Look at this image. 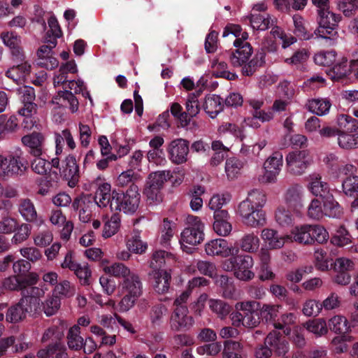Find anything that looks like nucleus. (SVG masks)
Listing matches in <instances>:
<instances>
[{
	"mask_svg": "<svg viewBox=\"0 0 358 358\" xmlns=\"http://www.w3.org/2000/svg\"><path fill=\"white\" fill-rule=\"evenodd\" d=\"M331 106L330 101L326 99H314L310 100L308 103V110L317 115L327 114Z\"/></svg>",
	"mask_w": 358,
	"mask_h": 358,
	"instance_id": "49",
	"label": "nucleus"
},
{
	"mask_svg": "<svg viewBox=\"0 0 358 358\" xmlns=\"http://www.w3.org/2000/svg\"><path fill=\"white\" fill-rule=\"evenodd\" d=\"M336 58V53L334 50L322 51L317 53L314 57L315 62L320 66H331Z\"/></svg>",
	"mask_w": 358,
	"mask_h": 358,
	"instance_id": "63",
	"label": "nucleus"
},
{
	"mask_svg": "<svg viewBox=\"0 0 358 358\" xmlns=\"http://www.w3.org/2000/svg\"><path fill=\"white\" fill-rule=\"evenodd\" d=\"M338 144L345 150H351L358 147V133L350 134L340 130L338 132Z\"/></svg>",
	"mask_w": 358,
	"mask_h": 358,
	"instance_id": "44",
	"label": "nucleus"
},
{
	"mask_svg": "<svg viewBox=\"0 0 358 358\" xmlns=\"http://www.w3.org/2000/svg\"><path fill=\"white\" fill-rule=\"evenodd\" d=\"M318 27L315 34L322 38L331 41L338 38L337 27L341 20V16L329 10H318Z\"/></svg>",
	"mask_w": 358,
	"mask_h": 358,
	"instance_id": "7",
	"label": "nucleus"
},
{
	"mask_svg": "<svg viewBox=\"0 0 358 358\" xmlns=\"http://www.w3.org/2000/svg\"><path fill=\"white\" fill-rule=\"evenodd\" d=\"M336 124L340 129L354 133L358 130V120L348 114H339L336 117Z\"/></svg>",
	"mask_w": 358,
	"mask_h": 358,
	"instance_id": "47",
	"label": "nucleus"
},
{
	"mask_svg": "<svg viewBox=\"0 0 358 358\" xmlns=\"http://www.w3.org/2000/svg\"><path fill=\"white\" fill-rule=\"evenodd\" d=\"M303 327L308 331L313 334L316 337L324 336L328 332L327 322L323 318L308 320L304 323Z\"/></svg>",
	"mask_w": 358,
	"mask_h": 358,
	"instance_id": "41",
	"label": "nucleus"
},
{
	"mask_svg": "<svg viewBox=\"0 0 358 358\" xmlns=\"http://www.w3.org/2000/svg\"><path fill=\"white\" fill-rule=\"evenodd\" d=\"M95 206L93 196L85 194L76 198L73 202V207L78 210L79 219L83 222H88L92 216V209Z\"/></svg>",
	"mask_w": 358,
	"mask_h": 358,
	"instance_id": "21",
	"label": "nucleus"
},
{
	"mask_svg": "<svg viewBox=\"0 0 358 358\" xmlns=\"http://www.w3.org/2000/svg\"><path fill=\"white\" fill-rule=\"evenodd\" d=\"M275 220L279 225L287 227L293 223L294 218L289 209L280 206L275 213Z\"/></svg>",
	"mask_w": 358,
	"mask_h": 358,
	"instance_id": "64",
	"label": "nucleus"
},
{
	"mask_svg": "<svg viewBox=\"0 0 358 358\" xmlns=\"http://www.w3.org/2000/svg\"><path fill=\"white\" fill-rule=\"evenodd\" d=\"M103 271L105 273L113 275L115 278H122L124 280L130 275L133 271L122 263L115 262L110 266H103Z\"/></svg>",
	"mask_w": 358,
	"mask_h": 358,
	"instance_id": "42",
	"label": "nucleus"
},
{
	"mask_svg": "<svg viewBox=\"0 0 358 358\" xmlns=\"http://www.w3.org/2000/svg\"><path fill=\"white\" fill-rule=\"evenodd\" d=\"M23 296L21 299V303H27L31 305L32 302L36 303L34 310H36L39 308L40 297L44 295V291L37 287H29L27 289L22 290Z\"/></svg>",
	"mask_w": 358,
	"mask_h": 358,
	"instance_id": "38",
	"label": "nucleus"
},
{
	"mask_svg": "<svg viewBox=\"0 0 358 358\" xmlns=\"http://www.w3.org/2000/svg\"><path fill=\"white\" fill-rule=\"evenodd\" d=\"M261 237L267 245L268 250L281 249L287 243H289L288 234H280L277 230L271 228L264 229Z\"/></svg>",
	"mask_w": 358,
	"mask_h": 358,
	"instance_id": "18",
	"label": "nucleus"
},
{
	"mask_svg": "<svg viewBox=\"0 0 358 358\" xmlns=\"http://www.w3.org/2000/svg\"><path fill=\"white\" fill-rule=\"evenodd\" d=\"M141 194L138 187L131 184L129 189L122 193L113 190V196L111 202V211H122L126 214H134L139 207Z\"/></svg>",
	"mask_w": 358,
	"mask_h": 358,
	"instance_id": "3",
	"label": "nucleus"
},
{
	"mask_svg": "<svg viewBox=\"0 0 358 358\" xmlns=\"http://www.w3.org/2000/svg\"><path fill=\"white\" fill-rule=\"evenodd\" d=\"M170 171H160L151 173L149 175L148 184L157 188H162L166 181L172 178Z\"/></svg>",
	"mask_w": 358,
	"mask_h": 358,
	"instance_id": "56",
	"label": "nucleus"
},
{
	"mask_svg": "<svg viewBox=\"0 0 358 358\" xmlns=\"http://www.w3.org/2000/svg\"><path fill=\"white\" fill-rule=\"evenodd\" d=\"M352 71L357 72V70H353L351 64L348 65V60L342 58L327 73L332 80H338L347 76Z\"/></svg>",
	"mask_w": 358,
	"mask_h": 358,
	"instance_id": "39",
	"label": "nucleus"
},
{
	"mask_svg": "<svg viewBox=\"0 0 358 358\" xmlns=\"http://www.w3.org/2000/svg\"><path fill=\"white\" fill-rule=\"evenodd\" d=\"M67 345L71 350L78 351L83 347V338L80 336V328L73 325L67 334Z\"/></svg>",
	"mask_w": 358,
	"mask_h": 358,
	"instance_id": "43",
	"label": "nucleus"
},
{
	"mask_svg": "<svg viewBox=\"0 0 358 358\" xmlns=\"http://www.w3.org/2000/svg\"><path fill=\"white\" fill-rule=\"evenodd\" d=\"M259 258V278L262 281L273 280L275 278L271 263V253L266 248H262L258 253Z\"/></svg>",
	"mask_w": 358,
	"mask_h": 358,
	"instance_id": "23",
	"label": "nucleus"
},
{
	"mask_svg": "<svg viewBox=\"0 0 358 358\" xmlns=\"http://www.w3.org/2000/svg\"><path fill=\"white\" fill-rule=\"evenodd\" d=\"M127 248L135 254H143L146 251L148 245L141 239L139 231H134L127 241Z\"/></svg>",
	"mask_w": 358,
	"mask_h": 358,
	"instance_id": "45",
	"label": "nucleus"
},
{
	"mask_svg": "<svg viewBox=\"0 0 358 358\" xmlns=\"http://www.w3.org/2000/svg\"><path fill=\"white\" fill-rule=\"evenodd\" d=\"M283 164V156L281 152H275L269 156L263 165L264 173L259 178L263 183H275L281 171Z\"/></svg>",
	"mask_w": 358,
	"mask_h": 358,
	"instance_id": "8",
	"label": "nucleus"
},
{
	"mask_svg": "<svg viewBox=\"0 0 358 358\" xmlns=\"http://www.w3.org/2000/svg\"><path fill=\"white\" fill-rule=\"evenodd\" d=\"M323 207L324 216L337 218L343 214L342 208L331 195L325 197V199L323 201Z\"/></svg>",
	"mask_w": 358,
	"mask_h": 358,
	"instance_id": "48",
	"label": "nucleus"
},
{
	"mask_svg": "<svg viewBox=\"0 0 358 358\" xmlns=\"http://www.w3.org/2000/svg\"><path fill=\"white\" fill-rule=\"evenodd\" d=\"M119 292L124 295L119 303L121 312L130 310L143 292V284L139 275L132 273L119 284Z\"/></svg>",
	"mask_w": 358,
	"mask_h": 358,
	"instance_id": "2",
	"label": "nucleus"
},
{
	"mask_svg": "<svg viewBox=\"0 0 358 358\" xmlns=\"http://www.w3.org/2000/svg\"><path fill=\"white\" fill-rule=\"evenodd\" d=\"M120 224V218L119 215L116 214L113 215L110 219L104 224L103 236L106 238L115 235L119 229Z\"/></svg>",
	"mask_w": 358,
	"mask_h": 358,
	"instance_id": "61",
	"label": "nucleus"
},
{
	"mask_svg": "<svg viewBox=\"0 0 358 358\" xmlns=\"http://www.w3.org/2000/svg\"><path fill=\"white\" fill-rule=\"evenodd\" d=\"M243 167V162L236 158L227 159L225 163V173L229 180L237 178L241 174Z\"/></svg>",
	"mask_w": 358,
	"mask_h": 358,
	"instance_id": "46",
	"label": "nucleus"
},
{
	"mask_svg": "<svg viewBox=\"0 0 358 358\" xmlns=\"http://www.w3.org/2000/svg\"><path fill=\"white\" fill-rule=\"evenodd\" d=\"M252 27L257 30H266L273 21L268 15L252 14L250 18Z\"/></svg>",
	"mask_w": 358,
	"mask_h": 358,
	"instance_id": "55",
	"label": "nucleus"
},
{
	"mask_svg": "<svg viewBox=\"0 0 358 358\" xmlns=\"http://www.w3.org/2000/svg\"><path fill=\"white\" fill-rule=\"evenodd\" d=\"M285 160L287 170L294 175H301L311 163L305 150L289 152L286 156Z\"/></svg>",
	"mask_w": 358,
	"mask_h": 358,
	"instance_id": "11",
	"label": "nucleus"
},
{
	"mask_svg": "<svg viewBox=\"0 0 358 358\" xmlns=\"http://www.w3.org/2000/svg\"><path fill=\"white\" fill-rule=\"evenodd\" d=\"M54 108H69L72 113H76L78 109V101L73 93L67 90L59 91L50 101Z\"/></svg>",
	"mask_w": 358,
	"mask_h": 358,
	"instance_id": "22",
	"label": "nucleus"
},
{
	"mask_svg": "<svg viewBox=\"0 0 358 358\" xmlns=\"http://www.w3.org/2000/svg\"><path fill=\"white\" fill-rule=\"evenodd\" d=\"M205 252L208 256L227 257L238 254L239 248L229 245L225 239L216 238L210 240L205 244Z\"/></svg>",
	"mask_w": 358,
	"mask_h": 358,
	"instance_id": "12",
	"label": "nucleus"
},
{
	"mask_svg": "<svg viewBox=\"0 0 358 358\" xmlns=\"http://www.w3.org/2000/svg\"><path fill=\"white\" fill-rule=\"evenodd\" d=\"M238 214L244 224L251 227H259L266 224V214L260 208H238Z\"/></svg>",
	"mask_w": 358,
	"mask_h": 358,
	"instance_id": "16",
	"label": "nucleus"
},
{
	"mask_svg": "<svg viewBox=\"0 0 358 358\" xmlns=\"http://www.w3.org/2000/svg\"><path fill=\"white\" fill-rule=\"evenodd\" d=\"M322 310L321 303L318 300L308 299L303 303L301 312L306 317H316Z\"/></svg>",
	"mask_w": 358,
	"mask_h": 358,
	"instance_id": "54",
	"label": "nucleus"
},
{
	"mask_svg": "<svg viewBox=\"0 0 358 358\" xmlns=\"http://www.w3.org/2000/svg\"><path fill=\"white\" fill-rule=\"evenodd\" d=\"M229 217L227 210H222L214 214L213 229L217 235L226 236L231 232L232 227L228 221Z\"/></svg>",
	"mask_w": 358,
	"mask_h": 358,
	"instance_id": "30",
	"label": "nucleus"
},
{
	"mask_svg": "<svg viewBox=\"0 0 358 358\" xmlns=\"http://www.w3.org/2000/svg\"><path fill=\"white\" fill-rule=\"evenodd\" d=\"M260 239L257 234L252 232L244 234L239 241V247L242 251L255 253L259 250Z\"/></svg>",
	"mask_w": 358,
	"mask_h": 358,
	"instance_id": "35",
	"label": "nucleus"
},
{
	"mask_svg": "<svg viewBox=\"0 0 358 358\" xmlns=\"http://www.w3.org/2000/svg\"><path fill=\"white\" fill-rule=\"evenodd\" d=\"M189 142L184 138H176L167 145L166 152L171 163L179 165L187 162L189 151Z\"/></svg>",
	"mask_w": 358,
	"mask_h": 358,
	"instance_id": "9",
	"label": "nucleus"
},
{
	"mask_svg": "<svg viewBox=\"0 0 358 358\" xmlns=\"http://www.w3.org/2000/svg\"><path fill=\"white\" fill-rule=\"evenodd\" d=\"M283 201L296 215H299L305 203V194L302 186L295 184L289 187L283 194Z\"/></svg>",
	"mask_w": 358,
	"mask_h": 358,
	"instance_id": "10",
	"label": "nucleus"
},
{
	"mask_svg": "<svg viewBox=\"0 0 358 358\" xmlns=\"http://www.w3.org/2000/svg\"><path fill=\"white\" fill-rule=\"evenodd\" d=\"M343 193L348 196H355L358 193V176H347L342 182Z\"/></svg>",
	"mask_w": 358,
	"mask_h": 358,
	"instance_id": "59",
	"label": "nucleus"
},
{
	"mask_svg": "<svg viewBox=\"0 0 358 358\" xmlns=\"http://www.w3.org/2000/svg\"><path fill=\"white\" fill-rule=\"evenodd\" d=\"M0 38L3 45L8 47L13 57V59L22 62L25 59V55L22 48L21 47V37L14 31H3L1 33Z\"/></svg>",
	"mask_w": 358,
	"mask_h": 358,
	"instance_id": "15",
	"label": "nucleus"
},
{
	"mask_svg": "<svg viewBox=\"0 0 358 358\" xmlns=\"http://www.w3.org/2000/svg\"><path fill=\"white\" fill-rule=\"evenodd\" d=\"M329 327L331 331L337 334H346L352 331V325L348 319L341 315L333 316L329 320Z\"/></svg>",
	"mask_w": 358,
	"mask_h": 358,
	"instance_id": "36",
	"label": "nucleus"
},
{
	"mask_svg": "<svg viewBox=\"0 0 358 358\" xmlns=\"http://www.w3.org/2000/svg\"><path fill=\"white\" fill-rule=\"evenodd\" d=\"M113 196V191L111 192V185L108 182L100 184L96 190L93 196V201L95 206L101 208L110 207L111 209V202Z\"/></svg>",
	"mask_w": 358,
	"mask_h": 358,
	"instance_id": "28",
	"label": "nucleus"
},
{
	"mask_svg": "<svg viewBox=\"0 0 358 358\" xmlns=\"http://www.w3.org/2000/svg\"><path fill=\"white\" fill-rule=\"evenodd\" d=\"M233 324L239 326L241 324L248 328H254L260 322L259 314L255 310L246 315L236 313L232 317Z\"/></svg>",
	"mask_w": 358,
	"mask_h": 358,
	"instance_id": "37",
	"label": "nucleus"
},
{
	"mask_svg": "<svg viewBox=\"0 0 358 358\" xmlns=\"http://www.w3.org/2000/svg\"><path fill=\"white\" fill-rule=\"evenodd\" d=\"M266 195L261 189H255L251 190L248 197L243 201L238 206V208H262L266 203Z\"/></svg>",
	"mask_w": 358,
	"mask_h": 358,
	"instance_id": "31",
	"label": "nucleus"
},
{
	"mask_svg": "<svg viewBox=\"0 0 358 358\" xmlns=\"http://www.w3.org/2000/svg\"><path fill=\"white\" fill-rule=\"evenodd\" d=\"M53 241L52 232L48 228L38 230L34 235V243L38 247H45Z\"/></svg>",
	"mask_w": 358,
	"mask_h": 358,
	"instance_id": "58",
	"label": "nucleus"
},
{
	"mask_svg": "<svg viewBox=\"0 0 358 358\" xmlns=\"http://www.w3.org/2000/svg\"><path fill=\"white\" fill-rule=\"evenodd\" d=\"M213 73L215 77H222L232 80L237 78V75L227 71V64L224 62H220L215 59L212 62Z\"/></svg>",
	"mask_w": 358,
	"mask_h": 358,
	"instance_id": "51",
	"label": "nucleus"
},
{
	"mask_svg": "<svg viewBox=\"0 0 358 358\" xmlns=\"http://www.w3.org/2000/svg\"><path fill=\"white\" fill-rule=\"evenodd\" d=\"M231 200V195L227 193L214 194L209 200L208 208L214 211V214L220 212L222 208Z\"/></svg>",
	"mask_w": 358,
	"mask_h": 358,
	"instance_id": "53",
	"label": "nucleus"
},
{
	"mask_svg": "<svg viewBox=\"0 0 358 358\" xmlns=\"http://www.w3.org/2000/svg\"><path fill=\"white\" fill-rule=\"evenodd\" d=\"M34 303L31 305L27 303H21V300L15 306L10 307L7 312L6 319L10 323H17L24 320L27 314H30L34 311Z\"/></svg>",
	"mask_w": 358,
	"mask_h": 358,
	"instance_id": "27",
	"label": "nucleus"
},
{
	"mask_svg": "<svg viewBox=\"0 0 358 358\" xmlns=\"http://www.w3.org/2000/svg\"><path fill=\"white\" fill-rule=\"evenodd\" d=\"M264 343L271 348L272 353L277 357H283L289 350V342L277 330H273L268 334Z\"/></svg>",
	"mask_w": 358,
	"mask_h": 358,
	"instance_id": "17",
	"label": "nucleus"
},
{
	"mask_svg": "<svg viewBox=\"0 0 358 358\" xmlns=\"http://www.w3.org/2000/svg\"><path fill=\"white\" fill-rule=\"evenodd\" d=\"M27 169V163L21 150L7 155L0 153V170L3 177L16 178L22 176Z\"/></svg>",
	"mask_w": 358,
	"mask_h": 358,
	"instance_id": "5",
	"label": "nucleus"
},
{
	"mask_svg": "<svg viewBox=\"0 0 358 358\" xmlns=\"http://www.w3.org/2000/svg\"><path fill=\"white\" fill-rule=\"evenodd\" d=\"M152 285L155 291L163 294L168 292L170 287L171 274L166 270H156L150 273Z\"/></svg>",
	"mask_w": 358,
	"mask_h": 358,
	"instance_id": "26",
	"label": "nucleus"
},
{
	"mask_svg": "<svg viewBox=\"0 0 358 358\" xmlns=\"http://www.w3.org/2000/svg\"><path fill=\"white\" fill-rule=\"evenodd\" d=\"M15 234L12 237L11 241L14 244H19L25 241L29 236L31 233V227L28 224H17V227L14 231Z\"/></svg>",
	"mask_w": 358,
	"mask_h": 358,
	"instance_id": "62",
	"label": "nucleus"
},
{
	"mask_svg": "<svg viewBox=\"0 0 358 358\" xmlns=\"http://www.w3.org/2000/svg\"><path fill=\"white\" fill-rule=\"evenodd\" d=\"M239 39L234 41V45L237 48V50L231 55L230 62L234 67L242 66L249 60L252 53V48L250 43L242 45Z\"/></svg>",
	"mask_w": 358,
	"mask_h": 358,
	"instance_id": "25",
	"label": "nucleus"
},
{
	"mask_svg": "<svg viewBox=\"0 0 358 358\" xmlns=\"http://www.w3.org/2000/svg\"><path fill=\"white\" fill-rule=\"evenodd\" d=\"M222 358H245L243 345L236 341H224Z\"/></svg>",
	"mask_w": 358,
	"mask_h": 358,
	"instance_id": "40",
	"label": "nucleus"
},
{
	"mask_svg": "<svg viewBox=\"0 0 358 358\" xmlns=\"http://www.w3.org/2000/svg\"><path fill=\"white\" fill-rule=\"evenodd\" d=\"M307 215L310 219L319 220L324 216L323 202L314 199L308 206Z\"/></svg>",
	"mask_w": 358,
	"mask_h": 358,
	"instance_id": "57",
	"label": "nucleus"
},
{
	"mask_svg": "<svg viewBox=\"0 0 358 358\" xmlns=\"http://www.w3.org/2000/svg\"><path fill=\"white\" fill-rule=\"evenodd\" d=\"M203 108L211 118H214L223 109L222 99L217 95L209 94L205 98Z\"/></svg>",
	"mask_w": 358,
	"mask_h": 358,
	"instance_id": "34",
	"label": "nucleus"
},
{
	"mask_svg": "<svg viewBox=\"0 0 358 358\" xmlns=\"http://www.w3.org/2000/svg\"><path fill=\"white\" fill-rule=\"evenodd\" d=\"M289 234V243L296 242L304 245H312L315 243L322 244L329 238L326 229L320 224H303L293 227Z\"/></svg>",
	"mask_w": 358,
	"mask_h": 358,
	"instance_id": "1",
	"label": "nucleus"
},
{
	"mask_svg": "<svg viewBox=\"0 0 358 358\" xmlns=\"http://www.w3.org/2000/svg\"><path fill=\"white\" fill-rule=\"evenodd\" d=\"M187 227L180 234V243L183 250L188 245H196L204 239V224L200 217L188 215L186 218Z\"/></svg>",
	"mask_w": 358,
	"mask_h": 358,
	"instance_id": "6",
	"label": "nucleus"
},
{
	"mask_svg": "<svg viewBox=\"0 0 358 358\" xmlns=\"http://www.w3.org/2000/svg\"><path fill=\"white\" fill-rule=\"evenodd\" d=\"M336 5L346 17L355 15L358 10V0H336Z\"/></svg>",
	"mask_w": 358,
	"mask_h": 358,
	"instance_id": "60",
	"label": "nucleus"
},
{
	"mask_svg": "<svg viewBox=\"0 0 358 358\" xmlns=\"http://www.w3.org/2000/svg\"><path fill=\"white\" fill-rule=\"evenodd\" d=\"M30 71L31 65L24 59L21 64L8 69L6 72V76L15 83H20L24 80Z\"/></svg>",
	"mask_w": 358,
	"mask_h": 358,
	"instance_id": "32",
	"label": "nucleus"
},
{
	"mask_svg": "<svg viewBox=\"0 0 358 358\" xmlns=\"http://www.w3.org/2000/svg\"><path fill=\"white\" fill-rule=\"evenodd\" d=\"M46 41L48 44L41 45L37 50L38 64L47 69H52L58 66L53 52L57 42L51 39H46Z\"/></svg>",
	"mask_w": 358,
	"mask_h": 358,
	"instance_id": "13",
	"label": "nucleus"
},
{
	"mask_svg": "<svg viewBox=\"0 0 358 358\" xmlns=\"http://www.w3.org/2000/svg\"><path fill=\"white\" fill-rule=\"evenodd\" d=\"M194 324V319L189 315L187 307L175 308L170 318V328L172 331H179L189 329Z\"/></svg>",
	"mask_w": 358,
	"mask_h": 358,
	"instance_id": "14",
	"label": "nucleus"
},
{
	"mask_svg": "<svg viewBox=\"0 0 358 358\" xmlns=\"http://www.w3.org/2000/svg\"><path fill=\"white\" fill-rule=\"evenodd\" d=\"M60 173L68 181L71 187H74L79 178V166L76 158L72 155L66 157L60 169Z\"/></svg>",
	"mask_w": 358,
	"mask_h": 358,
	"instance_id": "20",
	"label": "nucleus"
},
{
	"mask_svg": "<svg viewBox=\"0 0 358 358\" xmlns=\"http://www.w3.org/2000/svg\"><path fill=\"white\" fill-rule=\"evenodd\" d=\"M18 211L23 219L28 222H34L37 227H41L45 224L44 219L38 216L34 203L29 199L20 200Z\"/></svg>",
	"mask_w": 358,
	"mask_h": 358,
	"instance_id": "19",
	"label": "nucleus"
},
{
	"mask_svg": "<svg viewBox=\"0 0 358 358\" xmlns=\"http://www.w3.org/2000/svg\"><path fill=\"white\" fill-rule=\"evenodd\" d=\"M208 306L211 311L221 319L224 318L231 311V306L220 299H209Z\"/></svg>",
	"mask_w": 358,
	"mask_h": 358,
	"instance_id": "52",
	"label": "nucleus"
},
{
	"mask_svg": "<svg viewBox=\"0 0 358 358\" xmlns=\"http://www.w3.org/2000/svg\"><path fill=\"white\" fill-rule=\"evenodd\" d=\"M253 266L254 259L249 255H238L226 259L222 263L224 270L233 271L234 276L242 281H250L255 278Z\"/></svg>",
	"mask_w": 358,
	"mask_h": 358,
	"instance_id": "4",
	"label": "nucleus"
},
{
	"mask_svg": "<svg viewBox=\"0 0 358 358\" xmlns=\"http://www.w3.org/2000/svg\"><path fill=\"white\" fill-rule=\"evenodd\" d=\"M175 262L176 257L173 254L159 250L153 253L150 267L153 271L162 270V268L170 266Z\"/></svg>",
	"mask_w": 358,
	"mask_h": 358,
	"instance_id": "33",
	"label": "nucleus"
},
{
	"mask_svg": "<svg viewBox=\"0 0 358 358\" xmlns=\"http://www.w3.org/2000/svg\"><path fill=\"white\" fill-rule=\"evenodd\" d=\"M315 266L321 271H328L333 266L332 259L329 257L327 252L322 250H316L314 252Z\"/></svg>",
	"mask_w": 358,
	"mask_h": 358,
	"instance_id": "50",
	"label": "nucleus"
},
{
	"mask_svg": "<svg viewBox=\"0 0 358 358\" xmlns=\"http://www.w3.org/2000/svg\"><path fill=\"white\" fill-rule=\"evenodd\" d=\"M22 143L34 157H40L44 152L45 137L41 133L33 132L22 138Z\"/></svg>",
	"mask_w": 358,
	"mask_h": 358,
	"instance_id": "24",
	"label": "nucleus"
},
{
	"mask_svg": "<svg viewBox=\"0 0 358 358\" xmlns=\"http://www.w3.org/2000/svg\"><path fill=\"white\" fill-rule=\"evenodd\" d=\"M308 189L315 196H319L322 198L328 196L329 192V187L327 182L323 181L321 176L317 173L310 175Z\"/></svg>",
	"mask_w": 358,
	"mask_h": 358,
	"instance_id": "29",
	"label": "nucleus"
}]
</instances>
